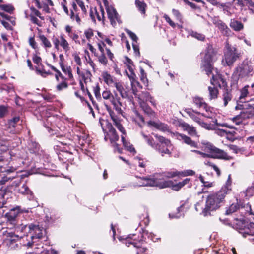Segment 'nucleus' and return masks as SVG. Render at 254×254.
Instances as JSON below:
<instances>
[{
  "label": "nucleus",
  "mask_w": 254,
  "mask_h": 254,
  "mask_svg": "<svg viewBox=\"0 0 254 254\" xmlns=\"http://www.w3.org/2000/svg\"><path fill=\"white\" fill-rule=\"evenodd\" d=\"M228 189H221L217 192L209 194L206 200L205 205L202 211L204 216L210 215V212L216 210L224 205L225 197L228 194Z\"/></svg>",
  "instance_id": "1"
},
{
  "label": "nucleus",
  "mask_w": 254,
  "mask_h": 254,
  "mask_svg": "<svg viewBox=\"0 0 254 254\" xmlns=\"http://www.w3.org/2000/svg\"><path fill=\"white\" fill-rule=\"evenodd\" d=\"M254 74V65L250 61L245 60L237 65L232 75V85L237 84L239 79L247 80Z\"/></svg>",
  "instance_id": "2"
},
{
  "label": "nucleus",
  "mask_w": 254,
  "mask_h": 254,
  "mask_svg": "<svg viewBox=\"0 0 254 254\" xmlns=\"http://www.w3.org/2000/svg\"><path fill=\"white\" fill-rule=\"evenodd\" d=\"M163 172L155 174L152 177L135 176L130 182V186L134 187L156 186L161 189Z\"/></svg>",
  "instance_id": "3"
},
{
  "label": "nucleus",
  "mask_w": 254,
  "mask_h": 254,
  "mask_svg": "<svg viewBox=\"0 0 254 254\" xmlns=\"http://www.w3.org/2000/svg\"><path fill=\"white\" fill-rule=\"evenodd\" d=\"M28 234H30L31 240H28L25 246L28 248H33L35 246V248L38 249V247L37 246L45 236L46 230L42 226L39 225V223H29Z\"/></svg>",
  "instance_id": "4"
},
{
  "label": "nucleus",
  "mask_w": 254,
  "mask_h": 254,
  "mask_svg": "<svg viewBox=\"0 0 254 254\" xmlns=\"http://www.w3.org/2000/svg\"><path fill=\"white\" fill-rule=\"evenodd\" d=\"M71 131L73 139L78 141V144L82 147V149L86 150L90 140L88 134L84 128V125L77 123L73 124Z\"/></svg>",
  "instance_id": "5"
},
{
  "label": "nucleus",
  "mask_w": 254,
  "mask_h": 254,
  "mask_svg": "<svg viewBox=\"0 0 254 254\" xmlns=\"http://www.w3.org/2000/svg\"><path fill=\"white\" fill-rule=\"evenodd\" d=\"M225 48L222 62L224 66H230L239 58L240 53L235 47H232L229 44H226Z\"/></svg>",
  "instance_id": "6"
},
{
  "label": "nucleus",
  "mask_w": 254,
  "mask_h": 254,
  "mask_svg": "<svg viewBox=\"0 0 254 254\" xmlns=\"http://www.w3.org/2000/svg\"><path fill=\"white\" fill-rule=\"evenodd\" d=\"M215 55L214 50L211 45H208L205 51V55L202 60L201 67L205 71L208 76L213 69L212 63Z\"/></svg>",
  "instance_id": "7"
},
{
  "label": "nucleus",
  "mask_w": 254,
  "mask_h": 254,
  "mask_svg": "<svg viewBox=\"0 0 254 254\" xmlns=\"http://www.w3.org/2000/svg\"><path fill=\"white\" fill-rule=\"evenodd\" d=\"M170 178V177L163 176V179L162 180V183L161 184V189L165 188H170L172 190H174L178 191L186 185H188V188H191L192 186L190 178H186L182 182H180L177 183H175L172 180H167V178Z\"/></svg>",
  "instance_id": "8"
},
{
  "label": "nucleus",
  "mask_w": 254,
  "mask_h": 254,
  "mask_svg": "<svg viewBox=\"0 0 254 254\" xmlns=\"http://www.w3.org/2000/svg\"><path fill=\"white\" fill-rule=\"evenodd\" d=\"M192 101L197 108L204 110L205 112L201 113L202 116L208 118H213L215 115V113L213 112V109L204 101L202 97L195 96L192 97Z\"/></svg>",
  "instance_id": "9"
},
{
  "label": "nucleus",
  "mask_w": 254,
  "mask_h": 254,
  "mask_svg": "<svg viewBox=\"0 0 254 254\" xmlns=\"http://www.w3.org/2000/svg\"><path fill=\"white\" fill-rule=\"evenodd\" d=\"M208 150L210 151L211 154L209 155L205 153L202 152L201 156L203 158L210 157L213 158H217L229 160L231 157L229 156L224 150L220 149L210 143H208L206 146Z\"/></svg>",
  "instance_id": "10"
},
{
  "label": "nucleus",
  "mask_w": 254,
  "mask_h": 254,
  "mask_svg": "<svg viewBox=\"0 0 254 254\" xmlns=\"http://www.w3.org/2000/svg\"><path fill=\"white\" fill-rule=\"evenodd\" d=\"M144 241V240L142 239H137V236L135 234H130L126 238L123 243L127 247H129L130 245H132L134 247L137 248L138 250L136 252V254H140L141 253L148 254L146 253L147 249L142 247V244Z\"/></svg>",
  "instance_id": "11"
},
{
  "label": "nucleus",
  "mask_w": 254,
  "mask_h": 254,
  "mask_svg": "<svg viewBox=\"0 0 254 254\" xmlns=\"http://www.w3.org/2000/svg\"><path fill=\"white\" fill-rule=\"evenodd\" d=\"M107 128L108 129V134L111 143L114 148V152L119 153H122V148H120L119 145L116 142L119 139V136L117 134L115 129L113 127L111 124L107 122Z\"/></svg>",
  "instance_id": "12"
},
{
  "label": "nucleus",
  "mask_w": 254,
  "mask_h": 254,
  "mask_svg": "<svg viewBox=\"0 0 254 254\" xmlns=\"http://www.w3.org/2000/svg\"><path fill=\"white\" fill-rule=\"evenodd\" d=\"M254 103H246L243 105L237 103L235 107L236 110H242L239 114V117L242 120L251 118L254 116V108L251 107Z\"/></svg>",
  "instance_id": "13"
},
{
  "label": "nucleus",
  "mask_w": 254,
  "mask_h": 254,
  "mask_svg": "<svg viewBox=\"0 0 254 254\" xmlns=\"http://www.w3.org/2000/svg\"><path fill=\"white\" fill-rule=\"evenodd\" d=\"M155 136L160 142L155 147L161 155L163 156L165 154H171V152L168 149L171 146L170 141L160 135H156Z\"/></svg>",
  "instance_id": "14"
},
{
  "label": "nucleus",
  "mask_w": 254,
  "mask_h": 254,
  "mask_svg": "<svg viewBox=\"0 0 254 254\" xmlns=\"http://www.w3.org/2000/svg\"><path fill=\"white\" fill-rule=\"evenodd\" d=\"M103 1L106 7L108 17L112 25L115 27L117 22L121 23L120 16L114 7L109 5L107 0H103Z\"/></svg>",
  "instance_id": "15"
},
{
  "label": "nucleus",
  "mask_w": 254,
  "mask_h": 254,
  "mask_svg": "<svg viewBox=\"0 0 254 254\" xmlns=\"http://www.w3.org/2000/svg\"><path fill=\"white\" fill-rule=\"evenodd\" d=\"M212 74V78L211 79V83L216 86H218L220 88H224L227 87V82L223 78L222 75L220 74L217 69L213 68L212 72L209 74Z\"/></svg>",
  "instance_id": "16"
},
{
  "label": "nucleus",
  "mask_w": 254,
  "mask_h": 254,
  "mask_svg": "<svg viewBox=\"0 0 254 254\" xmlns=\"http://www.w3.org/2000/svg\"><path fill=\"white\" fill-rule=\"evenodd\" d=\"M61 119L55 116L49 115L47 116L46 121L44 122V126L47 128H50L53 130L55 128V126L59 128L60 130L64 131V127L62 126Z\"/></svg>",
  "instance_id": "17"
},
{
  "label": "nucleus",
  "mask_w": 254,
  "mask_h": 254,
  "mask_svg": "<svg viewBox=\"0 0 254 254\" xmlns=\"http://www.w3.org/2000/svg\"><path fill=\"white\" fill-rule=\"evenodd\" d=\"M10 230H14L16 234V239H19L25 235H27L29 231V223L26 225L18 224L17 222L15 225L8 227Z\"/></svg>",
  "instance_id": "18"
},
{
  "label": "nucleus",
  "mask_w": 254,
  "mask_h": 254,
  "mask_svg": "<svg viewBox=\"0 0 254 254\" xmlns=\"http://www.w3.org/2000/svg\"><path fill=\"white\" fill-rule=\"evenodd\" d=\"M21 212L20 206H16L11 209L9 212H6L5 214V217L7 219V225L8 227L15 225L17 222L16 218Z\"/></svg>",
  "instance_id": "19"
},
{
  "label": "nucleus",
  "mask_w": 254,
  "mask_h": 254,
  "mask_svg": "<svg viewBox=\"0 0 254 254\" xmlns=\"http://www.w3.org/2000/svg\"><path fill=\"white\" fill-rule=\"evenodd\" d=\"M40 159L45 162L43 163L44 169L40 173L47 176H54L53 174L49 172V170H52L55 168L53 164H51V167L50 168L49 162L50 161V157L49 155L44 152H42V154H40Z\"/></svg>",
  "instance_id": "20"
},
{
  "label": "nucleus",
  "mask_w": 254,
  "mask_h": 254,
  "mask_svg": "<svg viewBox=\"0 0 254 254\" xmlns=\"http://www.w3.org/2000/svg\"><path fill=\"white\" fill-rule=\"evenodd\" d=\"M105 107L117 128L123 133V135H125L126 131L123 126L121 124V120L120 118L114 113L110 106L105 104Z\"/></svg>",
  "instance_id": "21"
},
{
  "label": "nucleus",
  "mask_w": 254,
  "mask_h": 254,
  "mask_svg": "<svg viewBox=\"0 0 254 254\" xmlns=\"http://www.w3.org/2000/svg\"><path fill=\"white\" fill-rule=\"evenodd\" d=\"M111 103L113 105L114 109L116 110L119 115H123L124 113L123 109L124 107L121 101L120 98L118 96L117 93L114 92V96L111 99Z\"/></svg>",
  "instance_id": "22"
},
{
  "label": "nucleus",
  "mask_w": 254,
  "mask_h": 254,
  "mask_svg": "<svg viewBox=\"0 0 254 254\" xmlns=\"http://www.w3.org/2000/svg\"><path fill=\"white\" fill-rule=\"evenodd\" d=\"M163 173L164 176H166L167 177H174L177 176L185 177L188 176H193L195 174V172L192 170L189 169L181 172L173 170L163 172Z\"/></svg>",
  "instance_id": "23"
},
{
  "label": "nucleus",
  "mask_w": 254,
  "mask_h": 254,
  "mask_svg": "<svg viewBox=\"0 0 254 254\" xmlns=\"http://www.w3.org/2000/svg\"><path fill=\"white\" fill-rule=\"evenodd\" d=\"M213 123L214 124H207L206 123H205L203 121H200L198 124H199L202 127L206 128L208 130H214L216 129V127L215 126H221L222 127H226L229 128H233L232 126H229L226 123L223 124H219L217 123V120H215V121H213Z\"/></svg>",
  "instance_id": "24"
},
{
  "label": "nucleus",
  "mask_w": 254,
  "mask_h": 254,
  "mask_svg": "<svg viewBox=\"0 0 254 254\" xmlns=\"http://www.w3.org/2000/svg\"><path fill=\"white\" fill-rule=\"evenodd\" d=\"M188 202V200L182 201L181 205L177 209V213L169 214V217L172 218H180L184 216V213L187 211L188 207H186V204Z\"/></svg>",
  "instance_id": "25"
},
{
  "label": "nucleus",
  "mask_w": 254,
  "mask_h": 254,
  "mask_svg": "<svg viewBox=\"0 0 254 254\" xmlns=\"http://www.w3.org/2000/svg\"><path fill=\"white\" fill-rule=\"evenodd\" d=\"M221 98L223 102V106L226 107L233 99L231 90L228 89L227 87L223 88Z\"/></svg>",
  "instance_id": "26"
},
{
  "label": "nucleus",
  "mask_w": 254,
  "mask_h": 254,
  "mask_svg": "<svg viewBox=\"0 0 254 254\" xmlns=\"http://www.w3.org/2000/svg\"><path fill=\"white\" fill-rule=\"evenodd\" d=\"M15 190L23 195H27L29 200H32L34 198V194L32 191L25 183L22 184L21 187Z\"/></svg>",
  "instance_id": "27"
},
{
  "label": "nucleus",
  "mask_w": 254,
  "mask_h": 254,
  "mask_svg": "<svg viewBox=\"0 0 254 254\" xmlns=\"http://www.w3.org/2000/svg\"><path fill=\"white\" fill-rule=\"evenodd\" d=\"M176 136L178 140L182 141L185 143L189 145L191 147L198 148L197 143L192 141L190 137L186 136V135L177 133Z\"/></svg>",
  "instance_id": "28"
},
{
  "label": "nucleus",
  "mask_w": 254,
  "mask_h": 254,
  "mask_svg": "<svg viewBox=\"0 0 254 254\" xmlns=\"http://www.w3.org/2000/svg\"><path fill=\"white\" fill-rule=\"evenodd\" d=\"M147 125L150 127H154L163 131L167 130L168 129L167 125L162 123L160 121H149L147 122Z\"/></svg>",
  "instance_id": "29"
},
{
  "label": "nucleus",
  "mask_w": 254,
  "mask_h": 254,
  "mask_svg": "<svg viewBox=\"0 0 254 254\" xmlns=\"http://www.w3.org/2000/svg\"><path fill=\"white\" fill-rule=\"evenodd\" d=\"M184 112L186 113L189 117H190L194 122L199 123L201 121L200 118L199 117V115H201L199 112H195L193 110L190 108H186L184 110Z\"/></svg>",
  "instance_id": "30"
},
{
  "label": "nucleus",
  "mask_w": 254,
  "mask_h": 254,
  "mask_svg": "<svg viewBox=\"0 0 254 254\" xmlns=\"http://www.w3.org/2000/svg\"><path fill=\"white\" fill-rule=\"evenodd\" d=\"M104 81L109 86L113 87L118 80L111 76L107 72H104L102 75Z\"/></svg>",
  "instance_id": "31"
},
{
  "label": "nucleus",
  "mask_w": 254,
  "mask_h": 254,
  "mask_svg": "<svg viewBox=\"0 0 254 254\" xmlns=\"http://www.w3.org/2000/svg\"><path fill=\"white\" fill-rule=\"evenodd\" d=\"M5 192L4 190H0V215L3 216L5 212L7 210V207L5 206L6 202L4 200Z\"/></svg>",
  "instance_id": "32"
},
{
  "label": "nucleus",
  "mask_w": 254,
  "mask_h": 254,
  "mask_svg": "<svg viewBox=\"0 0 254 254\" xmlns=\"http://www.w3.org/2000/svg\"><path fill=\"white\" fill-rule=\"evenodd\" d=\"M229 26L236 32L241 31L244 29L243 24L241 21L234 18L231 19Z\"/></svg>",
  "instance_id": "33"
},
{
  "label": "nucleus",
  "mask_w": 254,
  "mask_h": 254,
  "mask_svg": "<svg viewBox=\"0 0 254 254\" xmlns=\"http://www.w3.org/2000/svg\"><path fill=\"white\" fill-rule=\"evenodd\" d=\"M113 87L116 88L123 98H126L128 97V91L124 88L121 82L118 81Z\"/></svg>",
  "instance_id": "34"
},
{
  "label": "nucleus",
  "mask_w": 254,
  "mask_h": 254,
  "mask_svg": "<svg viewBox=\"0 0 254 254\" xmlns=\"http://www.w3.org/2000/svg\"><path fill=\"white\" fill-rule=\"evenodd\" d=\"M249 86L247 85L240 90V95L238 98V100L237 101V103H239V102H245V98L249 94Z\"/></svg>",
  "instance_id": "35"
},
{
  "label": "nucleus",
  "mask_w": 254,
  "mask_h": 254,
  "mask_svg": "<svg viewBox=\"0 0 254 254\" xmlns=\"http://www.w3.org/2000/svg\"><path fill=\"white\" fill-rule=\"evenodd\" d=\"M28 148L31 153L39 154L40 146L37 142L33 141H29Z\"/></svg>",
  "instance_id": "36"
},
{
  "label": "nucleus",
  "mask_w": 254,
  "mask_h": 254,
  "mask_svg": "<svg viewBox=\"0 0 254 254\" xmlns=\"http://www.w3.org/2000/svg\"><path fill=\"white\" fill-rule=\"evenodd\" d=\"M140 106L144 113L150 118H154L155 117V112L146 103H141Z\"/></svg>",
  "instance_id": "37"
},
{
  "label": "nucleus",
  "mask_w": 254,
  "mask_h": 254,
  "mask_svg": "<svg viewBox=\"0 0 254 254\" xmlns=\"http://www.w3.org/2000/svg\"><path fill=\"white\" fill-rule=\"evenodd\" d=\"M181 127L183 129L187 131L190 135L193 136L196 134V131L195 127L192 126H190L188 123H183L181 124Z\"/></svg>",
  "instance_id": "38"
},
{
  "label": "nucleus",
  "mask_w": 254,
  "mask_h": 254,
  "mask_svg": "<svg viewBox=\"0 0 254 254\" xmlns=\"http://www.w3.org/2000/svg\"><path fill=\"white\" fill-rule=\"evenodd\" d=\"M121 139L123 142L124 147L128 151L132 153L133 154L136 153L135 150L133 147V145L130 143L126 140L125 137L123 135H121Z\"/></svg>",
  "instance_id": "39"
},
{
  "label": "nucleus",
  "mask_w": 254,
  "mask_h": 254,
  "mask_svg": "<svg viewBox=\"0 0 254 254\" xmlns=\"http://www.w3.org/2000/svg\"><path fill=\"white\" fill-rule=\"evenodd\" d=\"M35 68L36 72L44 77H46L48 75L52 74L50 71L45 69L44 66L42 64L36 66Z\"/></svg>",
  "instance_id": "40"
},
{
  "label": "nucleus",
  "mask_w": 254,
  "mask_h": 254,
  "mask_svg": "<svg viewBox=\"0 0 254 254\" xmlns=\"http://www.w3.org/2000/svg\"><path fill=\"white\" fill-rule=\"evenodd\" d=\"M216 133L220 136L226 135L228 138L229 136H234L236 134V132L234 130L229 131L225 129L217 128L216 127Z\"/></svg>",
  "instance_id": "41"
},
{
  "label": "nucleus",
  "mask_w": 254,
  "mask_h": 254,
  "mask_svg": "<svg viewBox=\"0 0 254 254\" xmlns=\"http://www.w3.org/2000/svg\"><path fill=\"white\" fill-rule=\"evenodd\" d=\"M188 35L201 41H203L205 39V36L204 34L192 30L189 31Z\"/></svg>",
  "instance_id": "42"
},
{
  "label": "nucleus",
  "mask_w": 254,
  "mask_h": 254,
  "mask_svg": "<svg viewBox=\"0 0 254 254\" xmlns=\"http://www.w3.org/2000/svg\"><path fill=\"white\" fill-rule=\"evenodd\" d=\"M209 91V99L211 100L216 99L218 97V90L215 87L209 86L208 88Z\"/></svg>",
  "instance_id": "43"
},
{
  "label": "nucleus",
  "mask_w": 254,
  "mask_h": 254,
  "mask_svg": "<svg viewBox=\"0 0 254 254\" xmlns=\"http://www.w3.org/2000/svg\"><path fill=\"white\" fill-rule=\"evenodd\" d=\"M60 46L63 48L65 53L68 52L70 50L69 44L67 41L64 38L63 35H61Z\"/></svg>",
  "instance_id": "44"
},
{
  "label": "nucleus",
  "mask_w": 254,
  "mask_h": 254,
  "mask_svg": "<svg viewBox=\"0 0 254 254\" xmlns=\"http://www.w3.org/2000/svg\"><path fill=\"white\" fill-rule=\"evenodd\" d=\"M135 5L140 13L142 14H145L146 8V3L143 1L135 0Z\"/></svg>",
  "instance_id": "45"
},
{
  "label": "nucleus",
  "mask_w": 254,
  "mask_h": 254,
  "mask_svg": "<svg viewBox=\"0 0 254 254\" xmlns=\"http://www.w3.org/2000/svg\"><path fill=\"white\" fill-rule=\"evenodd\" d=\"M218 27L221 32L224 35L229 34L231 30L227 25L223 22L218 23Z\"/></svg>",
  "instance_id": "46"
},
{
  "label": "nucleus",
  "mask_w": 254,
  "mask_h": 254,
  "mask_svg": "<svg viewBox=\"0 0 254 254\" xmlns=\"http://www.w3.org/2000/svg\"><path fill=\"white\" fill-rule=\"evenodd\" d=\"M240 205L238 203H232L226 210V215L231 214L239 209Z\"/></svg>",
  "instance_id": "47"
},
{
  "label": "nucleus",
  "mask_w": 254,
  "mask_h": 254,
  "mask_svg": "<svg viewBox=\"0 0 254 254\" xmlns=\"http://www.w3.org/2000/svg\"><path fill=\"white\" fill-rule=\"evenodd\" d=\"M0 9L10 14L12 13L15 10L14 7L11 4H0Z\"/></svg>",
  "instance_id": "48"
},
{
  "label": "nucleus",
  "mask_w": 254,
  "mask_h": 254,
  "mask_svg": "<svg viewBox=\"0 0 254 254\" xmlns=\"http://www.w3.org/2000/svg\"><path fill=\"white\" fill-rule=\"evenodd\" d=\"M142 234H141V238L144 240V236H146L148 238L150 239L153 242H156L158 238H155V235L152 233L149 232L148 231L142 229ZM138 239H139V238Z\"/></svg>",
  "instance_id": "49"
},
{
  "label": "nucleus",
  "mask_w": 254,
  "mask_h": 254,
  "mask_svg": "<svg viewBox=\"0 0 254 254\" xmlns=\"http://www.w3.org/2000/svg\"><path fill=\"white\" fill-rule=\"evenodd\" d=\"M228 147L229 150H232L233 152L236 154L237 153H242V152L244 151V149L243 148H239L236 145L233 144L228 145Z\"/></svg>",
  "instance_id": "50"
},
{
  "label": "nucleus",
  "mask_w": 254,
  "mask_h": 254,
  "mask_svg": "<svg viewBox=\"0 0 254 254\" xmlns=\"http://www.w3.org/2000/svg\"><path fill=\"white\" fill-rule=\"evenodd\" d=\"M246 196L247 197H251L254 194V180L252 183V185L250 187H249L247 190H246Z\"/></svg>",
  "instance_id": "51"
},
{
  "label": "nucleus",
  "mask_w": 254,
  "mask_h": 254,
  "mask_svg": "<svg viewBox=\"0 0 254 254\" xmlns=\"http://www.w3.org/2000/svg\"><path fill=\"white\" fill-rule=\"evenodd\" d=\"M39 38L46 48H50L51 47L50 42L44 35H40Z\"/></svg>",
  "instance_id": "52"
},
{
  "label": "nucleus",
  "mask_w": 254,
  "mask_h": 254,
  "mask_svg": "<svg viewBox=\"0 0 254 254\" xmlns=\"http://www.w3.org/2000/svg\"><path fill=\"white\" fill-rule=\"evenodd\" d=\"M15 178V175H9L7 174L6 175H4L1 177V179L0 180V184H4L6 182H7L9 180H12Z\"/></svg>",
  "instance_id": "53"
},
{
  "label": "nucleus",
  "mask_w": 254,
  "mask_h": 254,
  "mask_svg": "<svg viewBox=\"0 0 254 254\" xmlns=\"http://www.w3.org/2000/svg\"><path fill=\"white\" fill-rule=\"evenodd\" d=\"M62 71L64 72L65 74H67L68 75L69 78L72 77L71 68L70 66H65L64 65H63V66H60Z\"/></svg>",
  "instance_id": "54"
},
{
  "label": "nucleus",
  "mask_w": 254,
  "mask_h": 254,
  "mask_svg": "<svg viewBox=\"0 0 254 254\" xmlns=\"http://www.w3.org/2000/svg\"><path fill=\"white\" fill-rule=\"evenodd\" d=\"M244 208L246 211V214L249 215L253 216L252 218L254 219V212L251 209V206L250 204L247 203L244 206Z\"/></svg>",
  "instance_id": "55"
},
{
  "label": "nucleus",
  "mask_w": 254,
  "mask_h": 254,
  "mask_svg": "<svg viewBox=\"0 0 254 254\" xmlns=\"http://www.w3.org/2000/svg\"><path fill=\"white\" fill-rule=\"evenodd\" d=\"M102 96L104 99H109L111 101V99L112 98V97L114 96V94L112 95L111 92L109 90H105L102 92Z\"/></svg>",
  "instance_id": "56"
},
{
  "label": "nucleus",
  "mask_w": 254,
  "mask_h": 254,
  "mask_svg": "<svg viewBox=\"0 0 254 254\" xmlns=\"http://www.w3.org/2000/svg\"><path fill=\"white\" fill-rule=\"evenodd\" d=\"M231 175H229L228 176V180H227V182H226L225 185L223 187H222L221 189H224V188L226 189H228V194H229L230 193V192L231 191V190H232L231 188Z\"/></svg>",
  "instance_id": "57"
},
{
  "label": "nucleus",
  "mask_w": 254,
  "mask_h": 254,
  "mask_svg": "<svg viewBox=\"0 0 254 254\" xmlns=\"http://www.w3.org/2000/svg\"><path fill=\"white\" fill-rule=\"evenodd\" d=\"M11 231L9 232H7L5 235L7 237L10 238L11 241H15L17 239H16V234L14 231V230H10Z\"/></svg>",
  "instance_id": "58"
},
{
  "label": "nucleus",
  "mask_w": 254,
  "mask_h": 254,
  "mask_svg": "<svg viewBox=\"0 0 254 254\" xmlns=\"http://www.w3.org/2000/svg\"><path fill=\"white\" fill-rule=\"evenodd\" d=\"M99 62L104 65H106L107 64L108 60L106 57L104 53L101 54L98 57Z\"/></svg>",
  "instance_id": "59"
},
{
  "label": "nucleus",
  "mask_w": 254,
  "mask_h": 254,
  "mask_svg": "<svg viewBox=\"0 0 254 254\" xmlns=\"http://www.w3.org/2000/svg\"><path fill=\"white\" fill-rule=\"evenodd\" d=\"M8 109L7 107L4 105L0 106V118H3L7 113Z\"/></svg>",
  "instance_id": "60"
},
{
  "label": "nucleus",
  "mask_w": 254,
  "mask_h": 254,
  "mask_svg": "<svg viewBox=\"0 0 254 254\" xmlns=\"http://www.w3.org/2000/svg\"><path fill=\"white\" fill-rule=\"evenodd\" d=\"M70 11L71 12L70 14V16L71 19H72V20H76V21L79 24L80 22V19L79 18L78 14L76 13L75 15L74 12L73 11L72 9H70Z\"/></svg>",
  "instance_id": "61"
},
{
  "label": "nucleus",
  "mask_w": 254,
  "mask_h": 254,
  "mask_svg": "<svg viewBox=\"0 0 254 254\" xmlns=\"http://www.w3.org/2000/svg\"><path fill=\"white\" fill-rule=\"evenodd\" d=\"M163 18L166 20V22H167L170 25V26H171L172 28L176 27V24L170 19L168 15L165 14L163 15Z\"/></svg>",
  "instance_id": "62"
},
{
  "label": "nucleus",
  "mask_w": 254,
  "mask_h": 254,
  "mask_svg": "<svg viewBox=\"0 0 254 254\" xmlns=\"http://www.w3.org/2000/svg\"><path fill=\"white\" fill-rule=\"evenodd\" d=\"M100 87L98 83L96 84V86L93 88V91L94 95L97 99L101 98V95L100 92Z\"/></svg>",
  "instance_id": "63"
},
{
  "label": "nucleus",
  "mask_w": 254,
  "mask_h": 254,
  "mask_svg": "<svg viewBox=\"0 0 254 254\" xmlns=\"http://www.w3.org/2000/svg\"><path fill=\"white\" fill-rule=\"evenodd\" d=\"M126 32L129 35L133 42H134V43L137 42L138 37L133 32L128 29H126Z\"/></svg>",
  "instance_id": "64"
}]
</instances>
